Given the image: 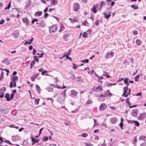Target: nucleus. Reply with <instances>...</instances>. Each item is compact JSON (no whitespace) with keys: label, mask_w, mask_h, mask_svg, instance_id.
Here are the masks:
<instances>
[{"label":"nucleus","mask_w":146,"mask_h":146,"mask_svg":"<svg viewBox=\"0 0 146 146\" xmlns=\"http://www.w3.org/2000/svg\"><path fill=\"white\" fill-rule=\"evenodd\" d=\"M129 92L127 93V94H125V95H124V96L126 97H127L128 96V95L130 94L131 91V90L130 89H129Z\"/></svg>","instance_id":"864d4df0"},{"label":"nucleus","mask_w":146,"mask_h":146,"mask_svg":"<svg viewBox=\"0 0 146 146\" xmlns=\"http://www.w3.org/2000/svg\"><path fill=\"white\" fill-rule=\"evenodd\" d=\"M88 135V134L87 133H83L81 134V136L83 137H86Z\"/></svg>","instance_id":"a19ab883"},{"label":"nucleus","mask_w":146,"mask_h":146,"mask_svg":"<svg viewBox=\"0 0 146 146\" xmlns=\"http://www.w3.org/2000/svg\"><path fill=\"white\" fill-rule=\"evenodd\" d=\"M33 40V37H32L31 39H29L28 40L25 41L24 43V44L26 45L27 44H30Z\"/></svg>","instance_id":"1a4fd4ad"},{"label":"nucleus","mask_w":146,"mask_h":146,"mask_svg":"<svg viewBox=\"0 0 146 146\" xmlns=\"http://www.w3.org/2000/svg\"><path fill=\"white\" fill-rule=\"evenodd\" d=\"M42 11H38L35 13V16H40L42 15Z\"/></svg>","instance_id":"2eb2a0df"},{"label":"nucleus","mask_w":146,"mask_h":146,"mask_svg":"<svg viewBox=\"0 0 146 146\" xmlns=\"http://www.w3.org/2000/svg\"><path fill=\"white\" fill-rule=\"evenodd\" d=\"M141 146H146V143L144 142L141 144Z\"/></svg>","instance_id":"774afa93"},{"label":"nucleus","mask_w":146,"mask_h":146,"mask_svg":"<svg viewBox=\"0 0 146 146\" xmlns=\"http://www.w3.org/2000/svg\"><path fill=\"white\" fill-rule=\"evenodd\" d=\"M47 71L44 70L42 72L41 74L42 75H43L45 73H47Z\"/></svg>","instance_id":"0e129e2a"},{"label":"nucleus","mask_w":146,"mask_h":146,"mask_svg":"<svg viewBox=\"0 0 146 146\" xmlns=\"http://www.w3.org/2000/svg\"><path fill=\"white\" fill-rule=\"evenodd\" d=\"M3 63H5V64L8 65L10 64V62L9 60L7 58H5V60L2 61Z\"/></svg>","instance_id":"9b49d317"},{"label":"nucleus","mask_w":146,"mask_h":146,"mask_svg":"<svg viewBox=\"0 0 146 146\" xmlns=\"http://www.w3.org/2000/svg\"><path fill=\"white\" fill-rule=\"evenodd\" d=\"M142 118H145L146 117V113L144 112L143 113H142L141 114Z\"/></svg>","instance_id":"37998d69"},{"label":"nucleus","mask_w":146,"mask_h":146,"mask_svg":"<svg viewBox=\"0 0 146 146\" xmlns=\"http://www.w3.org/2000/svg\"><path fill=\"white\" fill-rule=\"evenodd\" d=\"M80 6L79 4L77 3H74L73 5L74 11L76 12L78 11L80 9Z\"/></svg>","instance_id":"7ed1b4c3"},{"label":"nucleus","mask_w":146,"mask_h":146,"mask_svg":"<svg viewBox=\"0 0 146 146\" xmlns=\"http://www.w3.org/2000/svg\"><path fill=\"white\" fill-rule=\"evenodd\" d=\"M18 78L17 76H15L13 77L11 79V81H12L13 82H15L16 81L18 80Z\"/></svg>","instance_id":"aec40b11"},{"label":"nucleus","mask_w":146,"mask_h":146,"mask_svg":"<svg viewBox=\"0 0 146 146\" xmlns=\"http://www.w3.org/2000/svg\"><path fill=\"white\" fill-rule=\"evenodd\" d=\"M11 5V1H10L9 3L7 6L5 8V10L7 9H9Z\"/></svg>","instance_id":"c85d7f7f"},{"label":"nucleus","mask_w":146,"mask_h":146,"mask_svg":"<svg viewBox=\"0 0 146 146\" xmlns=\"http://www.w3.org/2000/svg\"><path fill=\"white\" fill-rule=\"evenodd\" d=\"M131 7L134 9H137L139 8V7L138 6L134 5H131Z\"/></svg>","instance_id":"393cba45"},{"label":"nucleus","mask_w":146,"mask_h":146,"mask_svg":"<svg viewBox=\"0 0 146 146\" xmlns=\"http://www.w3.org/2000/svg\"><path fill=\"white\" fill-rule=\"evenodd\" d=\"M136 43L138 45H140L141 44V41L140 40L137 39L136 40Z\"/></svg>","instance_id":"c9c22d12"},{"label":"nucleus","mask_w":146,"mask_h":146,"mask_svg":"<svg viewBox=\"0 0 146 146\" xmlns=\"http://www.w3.org/2000/svg\"><path fill=\"white\" fill-rule=\"evenodd\" d=\"M36 87L37 90L38 92V93L40 94V89L39 86L37 84H36Z\"/></svg>","instance_id":"bb28decb"},{"label":"nucleus","mask_w":146,"mask_h":146,"mask_svg":"<svg viewBox=\"0 0 146 146\" xmlns=\"http://www.w3.org/2000/svg\"><path fill=\"white\" fill-rule=\"evenodd\" d=\"M88 33L86 32H84L82 35V36L84 38H86L88 36Z\"/></svg>","instance_id":"c756f323"},{"label":"nucleus","mask_w":146,"mask_h":146,"mask_svg":"<svg viewBox=\"0 0 146 146\" xmlns=\"http://www.w3.org/2000/svg\"><path fill=\"white\" fill-rule=\"evenodd\" d=\"M133 122L135 123V125L136 126H139V123L137 121H133Z\"/></svg>","instance_id":"473e14b6"},{"label":"nucleus","mask_w":146,"mask_h":146,"mask_svg":"<svg viewBox=\"0 0 146 146\" xmlns=\"http://www.w3.org/2000/svg\"><path fill=\"white\" fill-rule=\"evenodd\" d=\"M133 120H127V121L128 123H131V124H133Z\"/></svg>","instance_id":"680f3d73"},{"label":"nucleus","mask_w":146,"mask_h":146,"mask_svg":"<svg viewBox=\"0 0 146 146\" xmlns=\"http://www.w3.org/2000/svg\"><path fill=\"white\" fill-rule=\"evenodd\" d=\"M98 96L99 97H106V95L105 94H99L98 95Z\"/></svg>","instance_id":"13d9d810"},{"label":"nucleus","mask_w":146,"mask_h":146,"mask_svg":"<svg viewBox=\"0 0 146 146\" xmlns=\"http://www.w3.org/2000/svg\"><path fill=\"white\" fill-rule=\"evenodd\" d=\"M94 125L93 127H95L96 125H98L97 124V122L96 120V119H94Z\"/></svg>","instance_id":"09e8293b"},{"label":"nucleus","mask_w":146,"mask_h":146,"mask_svg":"<svg viewBox=\"0 0 146 146\" xmlns=\"http://www.w3.org/2000/svg\"><path fill=\"white\" fill-rule=\"evenodd\" d=\"M3 71H1V74L0 75V81L3 78Z\"/></svg>","instance_id":"ea45409f"},{"label":"nucleus","mask_w":146,"mask_h":146,"mask_svg":"<svg viewBox=\"0 0 146 146\" xmlns=\"http://www.w3.org/2000/svg\"><path fill=\"white\" fill-rule=\"evenodd\" d=\"M48 16V14L47 13H45L44 14V18H46Z\"/></svg>","instance_id":"e2e57ef3"},{"label":"nucleus","mask_w":146,"mask_h":146,"mask_svg":"<svg viewBox=\"0 0 146 146\" xmlns=\"http://www.w3.org/2000/svg\"><path fill=\"white\" fill-rule=\"evenodd\" d=\"M35 64V62L34 60H33L32 61L30 64V68L32 69L33 67V65H34Z\"/></svg>","instance_id":"e433bc0d"},{"label":"nucleus","mask_w":146,"mask_h":146,"mask_svg":"<svg viewBox=\"0 0 146 146\" xmlns=\"http://www.w3.org/2000/svg\"><path fill=\"white\" fill-rule=\"evenodd\" d=\"M5 97L6 98L7 100V101H9L11 100L10 98V95L9 94L7 93L6 94Z\"/></svg>","instance_id":"f3484780"},{"label":"nucleus","mask_w":146,"mask_h":146,"mask_svg":"<svg viewBox=\"0 0 146 146\" xmlns=\"http://www.w3.org/2000/svg\"><path fill=\"white\" fill-rule=\"evenodd\" d=\"M19 31L18 30H15L13 33L12 35L15 38H17L19 36Z\"/></svg>","instance_id":"6e6552de"},{"label":"nucleus","mask_w":146,"mask_h":146,"mask_svg":"<svg viewBox=\"0 0 146 146\" xmlns=\"http://www.w3.org/2000/svg\"><path fill=\"white\" fill-rule=\"evenodd\" d=\"M128 78H125V80H124V83L125 84L127 83L128 82Z\"/></svg>","instance_id":"5fc2aeb1"},{"label":"nucleus","mask_w":146,"mask_h":146,"mask_svg":"<svg viewBox=\"0 0 146 146\" xmlns=\"http://www.w3.org/2000/svg\"><path fill=\"white\" fill-rule=\"evenodd\" d=\"M49 29L50 34H51V31L54 33L56 31L57 29V27L55 25H53L49 27Z\"/></svg>","instance_id":"f257e3e1"},{"label":"nucleus","mask_w":146,"mask_h":146,"mask_svg":"<svg viewBox=\"0 0 146 146\" xmlns=\"http://www.w3.org/2000/svg\"><path fill=\"white\" fill-rule=\"evenodd\" d=\"M106 4V3L104 2V1H102L100 3V6L99 8V9H100V7H102L103 5H105Z\"/></svg>","instance_id":"a878e982"},{"label":"nucleus","mask_w":146,"mask_h":146,"mask_svg":"<svg viewBox=\"0 0 146 146\" xmlns=\"http://www.w3.org/2000/svg\"><path fill=\"white\" fill-rule=\"evenodd\" d=\"M99 5L98 4H94L93 5V7L92 8H94L95 7V8H96Z\"/></svg>","instance_id":"6e6d98bb"},{"label":"nucleus","mask_w":146,"mask_h":146,"mask_svg":"<svg viewBox=\"0 0 146 146\" xmlns=\"http://www.w3.org/2000/svg\"><path fill=\"white\" fill-rule=\"evenodd\" d=\"M22 21L24 23H26V25H29V22L27 18H23L22 19Z\"/></svg>","instance_id":"9d476101"},{"label":"nucleus","mask_w":146,"mask_h":146,"mask_svg":"<svg viewBox=\"0 0 146 146\" xmlns=\"http://www.w3.org/2000/svg\"><path fill=\"white\" fill-rule=\"evenodd\" d=\"M1 112L4 114H7L9 113L8 110L6 109L2 108L1 111Z\"/></svg>","instance_id":"6ab92c4d"},{"label":"nucleus","mask_w":146,"mask_h":146,"mask_svg":"<svg viewBox=\"0 0 146 146\" xmlns=\"http://www.w3.org/2000/svg\"><path fill=\"white\" fill-rule=\"evenodd\" d=\"M145 138V137L144 136H140L139 139V140H141L142 139H144Z\"/></svg>","instance_id":"3c124183"},{"label":"nucleus","mask_w":146,"mask_h":146,"mask_svg":"<svg viewBox=\"0 0 146 146\" xmlns=\"http://www.w3.org/2000/svg\"><path fill=\"white\" fill-rule=\"evenodd\" d=\"M58 1L57 0H52V3L53 5H55L58 4Z\"/></svg>","instance_id":"b1692460"},{"label":"nucleus","mask_w":146,"mask_h":146,"mask_svg":"<svg viewBox=\"0 0 146 146\" xmlns=\"http://www.w3.org/2000/svg\"><path fill=\"white\" fill-rule=\"evenodd\" d=\"M69 19L70 20V21L73 23H74L76 22H78V20L76 18H75L74 19H72L71 18H70Z\"/></svg>","instance_id":"a211bd4d"},{"label":"nucleus","mask_w":146,"mask_h":146,"mask_svg":"<svg viewBox=\"0 0 146 146\" xmlns=\"http://www.w3.org/2000/svg\"><path fill=\"white\" fill-rule=\"evenodd\" d=\"M69 78L72 80H74L75 78V75L73 74H70L69 76Z\"/></svg>","instance_id":"4be33fe9"},{"label":"nucleus","mask_w":146,"mask_h":146,"mask_svg":"<svg viewBox=\"0 0 146 146\" xmlns=\"http://www.w3.org/2000/svg\"><path fill=\"white\" fill-rule=\"evenodd\" d=\"M64 28V27L63 26L62 24H61V25L60 26V29L59 30V31L60 32H61L63 30Z\"/></svg>","instance_id":"2f4dec72"},{"label":"nucleus","mask_w":146,"mask_h":146,"mask_svg":"<svg viewBox=\"0 0 146 146\" xmlns=\"http://www.w3.org/2000/svg\"><path fill=\"white\" fill-rule=\"evenodd\" d=\"M88 23L87 20H85L82 23V25L84 26H86V24Z\"/></svg>","instance_id":"8fccbe9b"},{"label":"nucleus","mask_w":146,"mask_h":146,"mask_svg":"<svg viewBox=\"0 0 146 146\" xmlns=\"http://www.w3.org/2000/svg\"><path fill=\"white\" fill-rule=\"evenodd\" d=\"M34 61L35 60L37 62H38L39 59L37 58V57L36 56H34Z\"/></svg>","instance_id":"c03bdc74"},{"label":"nucleus","mask_w":146,"mask_h":146,"mask_svg":"<svg viewBox=\"0 0 146 146\" xmlns=\"http://www.w3.org/2000/svg\"><path fill=\"white\" fill-rule=\"evenodd\" d=\"M71 95L74 96H76L78 94V92L74 90H72L71 91Z\"/></svg>","instance_id":"f8f14e48"},{"label":"nucleus","mask_w":146,"mask_h":146,"mask_svg":"<svg viewBox=\"0 0 146 146\" xmlns=\"http://www.w3.org/2000/svg\"><path fill=\"white\" fill-rule=\"evenodd\" d=\"M38 74H34L33 76L31 77V80L32 81H34L35 79L38 76Z\"/></svg>","instance_id":"4468645a"},{"label":"nucleus","mask_w":146,"mask_h":146,"mask_svg":"<svg viewBox=\"0 0 146 146\" xmlns=\"http://www.w3.org/2000/svg\"><path fill=\"white\" fill-rule=\"evenodd\" d=\"M70 36V35L69 34H64L63 35L64 38V39H65L67 37H68Z\"/></svg>","instance_id":"58836bf2"},{"label":"nucleus","mask_w":146,"mask_h":146,"mask_svg":"<svg viewBox=\"0 0 146 146\" xmlns=\"http://www.w3.org/2000/svg\"><path fill=\"white\" fill-rule=\"evenodd\" d=\"M31 0H29L28 1L26 2V3H27V4L26 5L25 7V9L27 8H29L31 5Z\"/></svg>","instance_id":"dca6fc26"},{"label":"nucleus","mask_w":146,"mask_h":146,"mask_svg":"<svg viewBox=\"0 0 146 146\" xmlns=\"http://www.w3.org/2000/svg\"><path fill=\"white\" fill-rule=\"evenodd\" d=\"M99 20H97L96 21L95 23V24L96 26H98L99 25Z\"/></svg>","instance_id":"bf43d9fd"},{"label":"nucleus","mask_w":146,"mask_h":146,"mask_svg":"<svg viewBox=\"0 0 146 146\" xmlns=\"http://www.w3.org/2000/svg\"><path fill=\"white\" fill-rule=\"evenodd\" d=\"M48 137H47L44 136L42 139V140L43 141H45L48 140Z\"/></svg>","instance_id":"72a5a7b5"},{"label":"nucleus","mask_w":146,"mask_h":146,"mask_svg":"<svg viewBox=\"0 0 146 146\" xmlns=\"http://www.w3.org/2000/svg\"><path fill=\"white\" fill-rule=\"evenodd\" d=\"M5 21L3 19H2L0 21V25H2L5 22Z\"/></svg>","instance_id":"49530a36"},{"label":"nucleus","mask_w":146,"mask_h":146,"mask_svg":"<svg viewBox=\"0 0 146 146\" xmlns=\"http://www.w3.org/2000/svg\"><path fill=\"white\" fill-rule=\"evenodd\" d=\"M127 88H128L127 86V87H123L124 93H123V94L122 95L123 96L124 95H125V94L127 92Z\"/></svg>","instance_id":"412c9836"},{"label":"nucleus","mask_w":146,"mask_h":146,"mask_svg":"<svg viewBox=\"0 0 146 146\" xmlns=\"http://www.w3.org/2000/svg\"><path fill=\"white\" fill-rule=\"evenodd\" d=\"M133 34L135 35H136L138 34V32L136 30H134L133 32Z\"/></svg>","instance_id":"603ef678"},{"label":"nucleus","mask_w":146,"mask_h":146,"mask_svg":"<svg viewBox=\"0 0 146 146\" xmlns=\"http://www.w3.org/2000/svg\"><path fill=\"white\" fill-rule=\"evenodd\" d=\"M102 90V87L101 86L99 85L96 87L95 90L94 91L96 92H98L100 91L101 92Z\"/></svg>","instance_id":"0eeeda50"},{"label":"nucleus","mask_w":146,"mask_h":146,"mask_svg":"<svg viewBox=\"0 0 146 146\" xmlns=\"http://www.w3.org/2000/svg\"><path fill=\"white\" fill-rule=\"evenodd\" d=\"M110 122L113 124H114L115 123V119L114 117L111 118L110 120Z\"/></svg>","instance_id":"cd10ccee"},{"label":"nucleus","mask_w":146,"mask_h":146,"mask_svg":"<svg viewBox=\"0 0 146 146\" xmlns=\"http://www.w3.org/2000/svg\"><path fill=\"white\" fill-rule=\"evenodd\" d=\"M87 33L88 32V34H90L92 32V30L91 29H88L86 31Z\"/></svg>","instance_id":"a18cd8bd"},{"label":"nucleus","mask_w":146,"mask_h":146,"mask_svg":"<svg viewBox=\"0 0 146 146\" xmlns=\"http://www.w3.org/2000/svg\"><path fill=\"white\" fill-rule=\"evenodd\" d=\"M14 141H17L18 140V136H13L12 137Z\"/></svg>","instance_id":"f704fd0d"},{"label":"nucleus","mask_w":146,"mask_h":146,"mask_svg":"<svg viewBox=\"0 0 146 146\" xmlns=\"http://www.w3.org/2000/svg\"><path fill=\"white\" fill-rule=\"evenodd\" d=\"M85 144L87 146H93V145L90 142L86 143Z\"/></svg>","instance_id":"79ce46f5"},{"label":"nucleus","mask_w":146,"mask_h":146,"mask_svg":"<svg viewBox=\"0 0 146 146\" xmlns=\"http://www.w3.org/2000/svg\"><path fill=\"white\" fill-rule=\"evenodd\" d=\"M13 86L15 87L16 86V82H13L12 80L10 83V87L11 88H12L13 87Z\"/></svg>","instance_id":"ddd939ff"},{"label":"nucleus","mask_w":146,"mask_h":146,"mask_svg":"<svg viewBox=\"0 0 146 146\" xmlns=\"http://www.w3.org/2000/svg\"><path fill=\"white\" fill-rule=\"evenodd\" d=\"M123 123H120L119 124V126L120 127L121 129H123Z\"/></svg>","instance_id":"4d7b16f0"},{"label":"nucleus","mask_w":146,"mask_h":146,"mask_svg":"<svg viewBox=\"0 0 146 146\" xmlns=\"http://www.w3.org/2000/svg\"><path fill=\"white\" fill-rule=\"evenodd\" d=\"M138 113V110L137 109L133 110H132L131 115L134 117H136L137 116Z\"/></svg>","instance_id":"39448f33"},{"label":"nucleus","mask_w":146,"mask_h":146,"mask_svg":"<svg viewBox=\"0 0 146 146\" xmlns=\"http://www.w3.org/2000/svg\"><path fill=\"white\" fill-rule=\"evenodd\" d=\"M108 13L109 14L108 15H107L106 13L105 12H104L103 13V15H104V17L107 19H108L110 18V17L111 16V11H109L108 12Z\"/></svg>","instance_id":"423d86ee"},{"label":"nucleus","mask_w":146,"mask_h":146,"mask_svg":"<svg viewBox=\"0 0 146 146\" xmlns=\"http://www.w3.org/2000/svg\"><path fill=\"white\" fill-rule=\"evenodd\" d=\"M39 100V99H37L35 100V104L37 105L38 104Z\"/></svg>","instance_id":"4c0bfd02"},{"label":"nucleus","mask_w":146,"mask_h":146,"mask_svg":"<svg viewBox=\"0 0 146 146\" xmlns=\"http://www.w3.org/2000/svg\"><path fill=\"white\" fill-rule=\"evenodd\" d=\"M107 107V106L105 104H102L100 106L99 108L101 111H103L105 110Z\"/></svg>","instance_id":"20e7f679"},{"label":"nucleus","mask_w":146,"mask_h":146,"mask_svg":"<svg viewBox=\"0 0 146 146\" xmlns=\"http://www.w3.org/2000/svg\"><path fill=\"white\" fill-rule=\"evenodd\" d=\"M91 11H92L94 13H96L97 11V10L96 9V8H95V7L94 8H92L91 9Z\"/></svg>","instance_id":"7c9ffc66"},{"label":"nucleus","mask_w":146,"mask_h":146,"mask_svg":"<svg viewBox=\"0 0 146 146\" xmlns=\"http://www.w3.org/2000/svg\"><path fill=\"white\" fill-rule=\"evenodd\" d=\"M31 140L33 142L32 143V145H34V143H38L39 141V140L37 141H34L35 140V138L33 137H31Z\"/></svg>","instance_id":"5701e85b"},{"label":"nucleus","mask_w":146,"mask_h":146,"mask_svg":"<svg viewBox=\"0 0 146 146\" xmlns=\"http://www.w3.org/2000/svg\"><path fill=\"white\" fill-rule=\"evenodd\" d=\"M92 103V101L90 100H88L86 104V105H87V104H90Z\"/></svg>","instance_id":"de8ad7c7"},{"label":"nucleus","mask_w":146,"mask_h":146,"mask_svg":"<svg viewBox=\"0 0 146 146\" xmlns=\"http://www.w3.org/2000/svg\"><path fill=\"white\" fill-rule=\"evenodd\" d=\"M48 7H46L45 9L44 10V13H46L47 12L48 10Z\"/></svg>","instance_id":"69168bd1"},{"label":"nucleus","mask_w":146,"mask_h":146,"mask_svg":"<svg viewBox=\"0 0 146 146\" xmlns=\"http://www.w3.org/2000/svg\"><path fill=\"white\" fill-rule=\"evenodd\" d=\"M114 56V53L113 52L110 51L107 53L105 56V57L107 59L111 58Z\"/></svg>","instance_id":"f03ea898"},{"label":"nucleus","mask_w":146,"mask_h":146,"mask_svg":"<svg viewBox=\"0 0 146 146\" xmlns=\"http://www.w3.org/2000/svg\"><path fill=\"white\" fill-rule=\"evenodd\" d=\"M137 141V137H135V139L134 140V141H133V144H134L135 143H136Z\"/></svg>","instance_id":"338daca9"},{"label":"nucleus","mask_w":146,"mask_h":146,"mask_svg":"<svg viewBox=\"0 0 146 146\" xmlns=\"http://www.w3.org/2000/svg\"><path fill=\"white\" fill-rule=\"evenodd\" d=\"M46 26V25L45 23H42V25H41V27H42L43 28L45 27Z\"/></svg>","instance_id":"052dcab7"}]
</instances>
